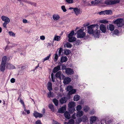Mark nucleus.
Wrapping results in <instances>:
<instances>
[{
    "instance_id": "nucleus-18",
    "label": "nucleus",
    "mask_w": 124,
    "mask_h": 124,
    "mask_svg": "<svg viewBox=\"0 0 124 124\" xmlns=\"http://www.w3.org/2000/svg\"><path fill=\"white\" fill-rule=\"evenodd\" d=\"M107 28L108 30L111 31H113L115 29L114 26L112 24H109L107 26Z\"/></svg>"
},
{
    "instance_id": "nucleus-28",
    "label": "nucleus",
    "mask_w": 124,
    "mask_h": 124,
    "mask_svg": "<svg viewBox=\"0 0 124 124\" xmlns=\"http://www.w3.org/2000/svg\"><path fill=\"white\" fill-rule=\"evenodd\" d=\"M56 53L54 55V60L55 62H56L57 61L58 58L59 56H58L57 54V52H56Z\"/></svg>"
},
{
    "instance_id": "nucleus-47",
    "label": "nucleus",
    "mask_w": 124,
    "mask_h": 124,
    "mask_svg": "<svg viewBox=\"0 0 124 124\" xmlns=\"http://www.w3.org/2000/svg\"><path fill=\"white\" fill-rule=\"evenodd\" d=\"M82 106L81 105H78L76 107V110L78 111L80 110L82 108Z\"/></svg>"
},
{
    "instance_id": "nucleus-3",
    "label": "nucleus",
    "mask_w": 124,
    "mask_h": 124,
    "mask_svg": "<svg viewBox=\"0 0 124 124\" xmlns=\"http://www.w3.org/2000/svg\"><path fill=\"white\" fill-rule=\"evenodd\" d=\"M119 2V0H106L104 1V3L107 5H110L118 3Z\"/></svg>"
},
{
    "instance_id": "nucleus-32",
    "label": "nucleus",
    "mask_w": 124,
    "mask_h": 124,
    "mask_svg": "<svg viewBox=\"0 0 124 124\" xmlns=\"http://www.w3.org/2000/svg\"><path fill=\"white\" fill-rule=\"evenodd\" d=\"M70 53V51L69 49H65L64 50V54L68 55Z\"/></svg>"
},
{
    "instance_id": "nucleus-29",
    "label": "nucleus",
    "mask_w": 124,
    "mask_h": 124,
    "mask_svg": "<svg viewBox=\"0 0 124 124\" xmlns=\"http://www.w3.org/2000/svg\"><path fill=\"white\" fill-rule=\"evenodd\" d=\"M99 22L101 23H108V22L107 20L105 19H103L100 20Z\"/></svg>"
},
{
    "instance_id": "nucleus-42",
    "label": "nucleus",
    "mask_w": 124,
    "mask_h": 124,
    "mask_svg": "<svg viewBox=\"0 0 124 124\" xmlns=\"http://www.w3.org/2000/svg\"><path fill=\"white\" fill-rule=\"evenodd\" d=\"M58 54L59 56L61 55L62 52L63 51V50L62 48L61 47L59 48H58Z\"/></svg>"
},
{
    "instance_id": "nucleus-14",
    "label": "nucleus",
    "mask_w": 124,
    "mask_h": 124,
    "mask_svg": "<svg viewBox=\"0 0 124 124\" xmlns=\"http://www.w3.org/2000/svg\"><path fill=\"white\" fill-rule=\"evenodd\" d=\"M8 61L7 57L6 56H4L2 58L1 63L6 64V62Z\"/></svg>"
},
{
    "instance_id": "nucleus-24",
    "label": "nucleus",
    "mask_w": 124,
    "mask_h": 124,
    "mask_svg": "<svg viewBox=\"0 0 124 124\" xmlns=\"http://www.w3.org/2000/svg\"><path fill=\"white\" fill-rule=\"evenodd\" d=\"M83 115V112L82 111H79L77 112L76 116L77 117H80Z\"/></svg>"
},
{
    "instance_id": "nucleus-57",
    "label": "nucleus",
    "mask_w": 124,
    "mask_h": 124,
    "mask_svg": "<svg viewBox=\"0 0 124 124\" xmlns=\"http://www.w3.org/2000/svg\"><path fill=\"white\" fill-rule=\"evenodd\" d=\"M48 44V45L47 46V47L48 48H49L50 46H52L53 45V43L52 42L49 43Z\"/></svg>"
},
{
    "instance_id": "nucleus-55",
    "label": "nucleus",
    "mask_w": 124,
    "mask_h": 124,
    "mask_svg": "<svg viewBox=\"0 0 124 124\" xmlns=\"http://www.w3.org/2000/svg\"><path fill=\"white\" fill-rule=\"evenodd\" d=\"M40 39L42 40H44L45 39V36L44 35H42L40 37Z\"/></svg>"
},
{
    "instance_id": "nucleus-60",
    "label": "nucleus",
    "mask_w": 124,
    "mask_h": 124,
    "mask_svg": "<svg viewBox=\"0 0 124 124\" xmlns=\"http://www.w3.org/2000/svg\"><path fill=\"white\" fill-rule=\"evenodd\" d=\"M72 118L73 119H75L76 118V114L75 113L74 114L71 116Z\"/></svg>"
},
{
    "instance_id": "nucleus-49",
    "label": "nucleus",
    "mask_w": 124,
    "mask_h": 124,
    "mask_svg": "<svg viewBox=\"0 0 124 124\" xmlns=\"http://www.w3.org/2000/svg\"><path fill=\"white\" fill-rule=\"evenodd\" d=\"M61 8L63 10V12H65L67 10L65 6H62L61 7Z\"/></svg>"
},
{
    "instance_id": "nucleus-33",
    "label": "nucleus",
    "mask_w": 124,
    "mask_h": 124,
    "mask_svg": "<svg viewBox=\"0 0 124 124\" xmlns=\"http://www.w3.org/2000/svg\"><path fill=\"white\" fill-rule=\"evenodd\" d=\"M60 102L61 104H63L66 102V99L65 97L62 98L60 100Z\"/></svg>"
},
{
    "instance_id": "nucleus-54",
    "label": "nucleus",
    "mask_w": 124,
    "mask_h": 124,
    "mask_svg": "<svg viewBox=\"0 0 124 124\" xmlns=\"http://www.w3.org/2000/svg\"><path fill=\"white\" fill-rule=\"evenodd\" d=\"M67 2L69 4L72 3H73V0H66Z\"/></svg>"
},
{
    "instance_id": "nucleus-27",
    "label": "nucleus",
    "mask_w": 124,
    "mask_h": 124,
    "mask_svg": "<svg viewBox=\"0 0 124 124\" xmlns=\"http://www.w3.org/2000/svg\"><path fill=\"white\" fill-rule=\"evenodd\" d=\"M79 96L78 95H75L73 99L74 101H78L79 100Z\"/></svg>"
},
{
    "instance_id": "nucleus-50",
    "label": "nucleus",
    "mask_w": 124,
    "mask_h": 124,
    "mask_svg": "<svg viewBox=\"0 0 124 124\" xmlns=\"http://www.w3.org/2000/svg\"><path fill=\"white\" fill-rule=\"evenodd\" d=\"M69 123L70 124H74V121L73 119H70L69 120Z\"/></svg>"
},
{
    "instance_id": "nucleus-31",
    "label": "nucleus",
    "mask_w": 124,
    "mask_h": 124,
    "mask_svg": "<svg viewBox=\"0 0 124 124\" xmlns=\"http://www.w3.org/2000/svg\"><path fill=\"white\" fill-rule=\"evenodd\" d=\"M105 12L106 14L110 15L112 13V11L111 10H106L105 11Z\"/></svg>"
},
{
    "instance_id": "nucleus-12",
    "label": "nucleus",
    "mask_w": 124,
    "mask_h": 124,
    "mask_svg": "<svg viewBox=\"0 0 124 124\" xmlns=\"http://www.w3.org/2000/svg\"><path fill=\"white\" fill-rule=\"evenodd\" d=\"M71 81V78L69 77H66L64 79L63 83L65 84H67Z\"/></svg>"
},
{
    "instance_id": "nucleus-13",
    "label": "nucleus",
    "mask_w": 124,
    "mask_h": 124,
    "mask_svg": "<svg viewBox=\"0 0 124 124\" xmlns=\"http://www.w3.org/2000/svg\"><path fill=\"white\" fill-rule=\"evenodd\" d=\"M97 118L94 116L91 117L90 118V123L91 124H93L95 123L97 119Z\"/></svg>"
},
{
    "instance_id": "nucleus-58",
    "label": "nucleus",
    "mask_w": 124,
    "mask_h": 124,
    "mask_svg": "<svg viewBox=\"0 0 124 124\" xmlns=\"http://www.w3.org/2000/svg\"><path fill=\"white\" fill-rule=\"evenodd\" d=\"M15 80L14 78H12L10 80V82L11 83H13L15 82Z\"/></svg>"
},
{
    "instance_id": "nucleus-15",
    "label": "nucleus",
    "mask_w": 124,
    "mask_h": 124,
    "mask_svg": "<svg viewBox=\"0 0 124 124\" xmlns=\"http://www.w3.org/2000/svg\"><path fill=\"white\" fill-rule=\"evenodd\" d=\"M75 106L76 103L73 101L70 102L68 104V107L69 108H74Z\"/></svg>"
},
{
    "instance_id": "nucleus-17",
    "label": "nucleus",
    "mask_w": 124,
    "mask_h": 124,
    "mask_svg": "<svg viewBox=\"0 0 124 124\" xmlns=\"http://www.w3.org/2000/svg\"><path fill=\"white\" fill-rule=\"evenodd\" d=\"M6 67V64L1 63L0 65V70L2 72H3L5 70V67Z\"/></svg>"
},
{
    "instance_id": "nucleus-35",
    "label": "nucleus",
    "mask_w": 124,
    "mask_h": 124,
    "mask_svg": "<svg viewBox=\"0 0 124 124\" xmlns=\"http://www.w3.org/2000/svg\"><path fill=\"white\" fill-rule=\"evenodd\" d=\"M49 107L53 112L54 111V106L52 104H50L49 105Z\"/></svg>"
},
{
    "instance_id": "nucleus-41",
    "label": "nucleus",
    "mask_w": 124,
    "mask_h": 124,
    "mask_svg": "<svg viewBox=\"0 0 124 124\" xmlns=\"http://www.w3.org/2000/svg\"><path fill=\"white\" fill-rule=\"evenodd\" d=\"M9 35L10 36L15 37V33L12 31H9Z\"/></svg>"
},
{
    "instance_id": "nucleus-38",
    "label": "nucleus",
    "mask_w": 124,
    "mask_h": 124,
    "mask_svg": "<svg viewBox=\"0 0 124 124\" xmlns=\"http://www.w3.org/2000/svg\"><path fill=\"white\" fill-rule=\"evenodd\" d=\"M67 48H71L72 47V45L70 43L67 42L64 45Z\"/></svg>"
},
{
    "instance_id": "nucleus-10",
    "label": "nucleus",
    "mask_w": 124,
    "mask_h": 124,
    "mask_svg": "<svg viewBox=\"0 0 124 124\" xmlns=\"http://www.w3.org/2000/svg\"><path fill=\"white\" fill-rule=\"evenodd\" d=\"M6 68L9 69H15V67L9 63H7L6 64Z\"/></svg>"
},
{
    "instance_id": "nucleus-43",
    "label": "nucleus",
    "mask_w": 124,
    "mask_h": 124,
    "mask_svg": "<svg viewBox=\"0 0 124 124\" xmlns=\"http://www.w3.org/2000/svg\"><path fill=\"white\" fill-rule=\"evenodd\" d=\"M51 54H50L48 56L44 58L43 60V62H44L45 61L48 60Z\"/></svg>"
},
{
    "instance_id": "nucleus-1",
    "label": "nucleus",
    "mask_w": 124,
    "mask_h": 124,
    "mask_svg": "<svg viewBox=\"0 0 124 124\" xmlns=\"http://www.w3.org/2000/svg\"><path fill=\"white\" fill-rule=\"evenodd\" d=\"M99 25L97 24H92L87 26L88 33L92 34L95 38H99L100 32L98 30Z\"/></svg>"
},
{
    "instance_id": "nucleus-22",
    "label": "nucleus",
    "mask_w": 124,
    "mask_h": 124,
    "mask_svg": "<svg viewBox=\"0 0 124 124\" xmlns=\"http://www.w3.org/2000/svg\"><path fill=\"white\" fill-rule=\"evenodd\" d=\"M64 115L66 118L69 119L70 118V116L69 113L67 111H65L64 114Z\"/></svg>"
},
{
    "instance_id": "nucleus-11",
    "label": "nucleus",
    "mask_w": 124,
    "mask_h": 124,
    "mask_svg": "<svg viewBox=\"0 0 124 124\" xmlns=\"http://www.w3.org/2000/svg\"><path fill=\"white\" fill-rule=\"evenodd\" d=\"M123 21V19L122 18H119L115 20L113 22L115 24L118 25L120 24Z\"/></svg>"
},
{
    "instance_id": "nucleus-61",
    "label": "nucleus",
    "mask_w": 124,
    "mask_h": 124,
    "mask_svg": "<svg viewBox=\"0 0 124 124\" xmlns=\"http://www.w3.org/2000/svg\"><path fill=\"white\" fill-rule=\"evenodd\" d=\"M89 23H87L84 24V26L85 27L86 26L89 25Z\"/></svg>"
},
{
    "instance_id": "nucleus-34",
    "label": "nucleus",
    "mask_w": 124,
    "mask_h": 124,
    "mask_svg": "<svg viewBox=\"0 0 124 124\" xmlns=\"http://www.w3.org/2000/svg\"><path fill=\"white\" fill-rule=\"evenodd\" d=\"M82 120L83 122H86V121L87 120V116L85 115L84 116L82 117Z\"/></svg>"
},
{
    "instance_id": "nucleus-19",
    "label": "nucleus",
    "mask_w": 124,
    "mask_h": 124,
    "mask_svg": "<svg viewBox=\"0 0 124 124\" xmlns=\"http://www.w3.org/2000/svg\"><path fill=\"white\" fill-rule=\"evenodd\" d=\"M66 107L65 106L62 107L58 110V112L60 113H63L66 110Z\"/></svg>"
},
{
    "instance_id": "nucleus-51",
    "label": "nucleus",
    "mask_w": 124,
    "mask_h": 124,
    "mask_svg": "<svg viewBox=\"0 0 124 124\" xmlns=\"http://www.w3.org/2000/svg\"><path fill=\"white\" fill-rule=\"evenodd\" d=\"M102 0H96L94 1V2H95V4H97L101 3Z\"/></svg>"
},
{
    "instance_id": "nucleus-52",
    "label": "nucleus",
    "mask_w": 124,
    "mask_h": 124,
    "mask_svg": "<svg viewBox=\"0 0 124 124\" xmlns=\"http://www.w3.org/2000/svg\"><path fill=\"white\" fill-rule=\"evenodd\" d=\"M20 102H21V103L23 105V108H24L25 107L23 101L21 99H20Z\"/></svg>"
},
{
    "instance_id": "nucleus-6",
    "label": "nucleus",
    "mask_w": 124,
    "mask_h": 124,
    "mask_svg": "<svg viewBox=\"0 0 124 124\" xmlns=\"http://www.w3.org/2000/svg\"><path fill=\"white\" fill-rule=\"evenodd\" d=\"M66 73L68 75H71L73 74V70L70 68H67L65 69Z\"/></svg>"
},
{
    "instance_id": "nucleus-23",
    "label": "nucleus",
    "mask_w": 124,
    "mask_h": 124,
    "mask_svg": "<svg viewBox=\"0 0 124 124\" xmlns=\"http://www.w3.org/2000/svg\"><path fill=\"white\" fill-rule=\"evenodd\" d=\"M60 39L61 37L60 36L55 35L54 38L53 40L59 41L60 40Z\"/></svg>"
},
{
    "instance_id": "nucleus-8",
    "label": "nucleus",
    "mask_w": 124,
    "mask_h": 124,
    "mask_svg": "<svg viewBox=\"0 0 124 124\" xmlns=\"http://www.w3.org/2000/svg\"><path fill=\"white\" fill-rule=\"evenodd\" d=\"M100 30L103 33H105L106 31V28L105 25L103 24H101L100 26Z\"/></svg>"
},
{
    "instance_id": "nucleus-64",
    "label": "nucleus",
    "mask_w": 124,
    "mask_h": 124,
    "mask_svg": "<svg viewBox=\"0 0 124 124\" xmlns=\"http://www.w3.org/2000/svg\"><path fill=\"white\" fill-rule=\"evenodd\" d=\"M53 124H61L56 121H54L53 123Z\"/></svg>"
},
{
    "instance_id": "nucleus-30",
    "label": "nucleus",
    "mask_w": 124,
    "mask_h": 124,
    "mask_svg": "<svg viewBox=\"0 0 124 124\" xmlns=\"http://www.w3.org/2000/svg\"><path fill=\"white\" fill-rule=\"evenodd\" d=\"M76 91V90L75 89H72L71 91L69 92L68 94H72L75 93Z\"/></svg>"
},
{
    "instance_id": "nucleus-40",
    "label": "nucleus",
    "mask_w": 124,
    "mask_h": 124,
    "mask_svg": "<svg viewBox=\"0 0 124 124\" xmlns=\"http://www.w3.org/2000/svg\"><path fill=\"white\" fill-rule=\"evenodd\" d=\"M51 91H49V92L47 93V97H52L53 96V93Z\"/></svg>"
},
{
    "instance_id": "nucleus-16",
    "label": "nucleus",
    "mask_w": 124,
    "mask_h": 124,
    "mask_svg": "<svg viewBox=\"0 0 124 124\" xmlns=\"http://www.w3.org/2000/svg\"><path fill=\"white\" fill-rule=\"evenodd\" d=\"M47 88L49 91H51L52 90V85L50 82H48L47 83Z\"/></svg>"
},
{
    "instance_id": "nucleus-53",
    "label": "nucleus",
    "mask_w": 124,
    "mask_h": 124,
    "mask_svg": "<svg viewBox=\"0 0 124 124\" xmlns=\"http://www.w3.org/2000/svg\"><path fill=\"white\" fill-rule=\"evenodd\" d=\"M24 110L26 112H27V114H29L30 113V110H27L26 109V107H25L24 108Z\"/></svg>"
},
{
    "instance_id": "nucleus-9",
    "label": "nucleus",
    "mask_w": 124,
    "mask_h": 124,
    "mask_svg": "<svg viewBox=\"0 0 124 124\" xmlns=\"http://www.w3.org/2000/svg\"><path fill=\"white\" fill-rule=\"evenodd\" d=\"M33 115L36 118L37 117L40 118L42 117L43 116L42 114L36 111H34V112Z\"/></svg>"
},
{
    "instance_id": "nucleus-44",
    "label": "nucleus",
    "mask_w": 124,
    "mask_h": 124,
    "mask_svg": "<svg viewBox=\"0 0 124 124\" xmlns=\"http://www.w3.org/2000/svg\"><path fill=\"white\" fill-rule=\"evenodd\" d=\"M74 34V31H72L69 34L68 36V37H73V35Z\"/></svg>"
},
{
    "instance_id": "nucleus-59",
    "label": "nucleus",
    "mask_w": 124,
    "mask_h": 124,
    "mask_svg": "<svg viewBox=\"0 0 124 124\" xmlns=\"http://www.w3.org/2000/svg\"><path fill=\"white\" fill-rule=\"evenodd\" d=\"M99 14L100 15H105V13L104 11H102L99 12Z\"/></svg>"
},
{
    "instance_id": "nucleus-48",
    "label": "nucleus",
    "mask_w": 124,
    "mask_h": 124,
    "mask_svg": "<svg viewBox=\"0 0 124 124\" xmlns=\"http://www.w3.org/2000/svg\"><path fill=\"white\" fill-rule=\"evenodd\" d=\"M119 32L118 30L117 29H116L114 31V34L115 35H117L119 33Z\"/></svg>"
},
{
    "instance_id": "nucleus-20",
    "label": "nucleus",
    "mask_w": 124,
    "mask_h": 124,
    "mask_svg": "<svg viewBox=\"0 0 124 124\" xmlns=\"http://www.w3.org/2000/svg\"><path fill=\"white\" fill-rule=\"evenodd\" d=\"M53 17L54 20L55 21L58 20L60 18L59 15L56 14H54L53 15Z\"/></svg>"
},
{
    "instance_id": "nucleus-62",
    "label": "nucleus",
    "mask_w": 124,
    "mask_h": 124,
    "mask_svg": "<svg viewBox=\"0 0 124 124\" xmlns=\"http://www.w3.org/2000/svg\"><path fill=\"white\" fill-rule=\"evenodd\" d=\"M29 3L31 4V5H34L35 6L36 5V4L34 2H29Z\"/></svg>"
},
{
    "instance_id": "nucleus-21",
    "label": "nucleus",
    "mask_w": 124,
    "mask_h": 124,
    "mask_svg": "<svg viewBox=\"0 0 124 124\" xmlns=\"http://www.w3.org/2000/svg\"><path fill=\"white\" fill-rule=\"evenodd\" d=\"M67 60V58L66 56H63L61 58L60 62L61 63H63L66 62Z\"/></svg>"
},
{
    "instance_id": "nucleus-63",
    "label": "nucleus",
    "mask_w": 124,
    "mask_h": 124,
    "mask_svg": "<svg viewBox=\"0 0 124 124\" xmlns=\"http://www.w3.org/2000/svg\"><path fill=\"white\" fill-rule=\"evenodd\" d=\"M23 23H26L27 22V20L25 19H23Z\"/></svg>"
},
{
    "instance_id": "nucleus-45",
    "label": "nucleus",
    "mask_w": 124,
    "mask_h": 124,
    "mask_svg": "<svg viewBox=\"0 0 124 124\" xmlns=\"http://www.w3.org/2000/svg\"><path fill=\"white\" fill-rule=\"evenodd\" d=\"M51 77L53 82H55V78L54 76V74L53 73H52L51 74Z\"/></svg>"
},
{
    "instance_id": "nucleus-39",
    "label": "nucleus",
    "mask_w": 124,
    "mask_h": 124,
    "mask_svg": "<svg viewBox=\"0 0 124 124\" xmlns=\"http://www.w3.org/2000/svg\"><path fill=\"white\" fill-rule=\"evenodd\" d=\"M82 119L81 118L78 119L75 122L76 124H79L82 121Z\"/></svg>"
},
{
    "instance_id": "nucleus-5",
    "label": "nucleus",
    "mask_w": 124,
    "mask_h": 124,
    "mask_svg": "<svg viewBox=\"0 0 124 124\" xmlns=\"http://www.w3.org/2000/svg\"><path fill=\"white\" fill-rule=\"evenodd\" d=\"M55 76L56 78H58L60 80L63 79L65 77V76L62 74L60 71L57 72Z\"/></svg>"
},
{
    "instance_id": "nucleus-56",
    "label": "nucleus",
    "mask_w": 124,
    "mask_h": 124,
    "mask_svg": "<svg viewBox=\"0 0 124 124\" xmlns=\"http://www.w3.org/2000/svg\"><path fill=\"white\" fill-rule=\"evenodd\" d=\"M35 124H42L40 120H39L36 122Z\"/></svg>"
},
{
    "instance_id": "nucleus-46",
    "label": "nucleus",
    "mask_w": 124,
    "mask_h": 124,
    "mask_svg": "<svg viewBox=\"0 0 124 124\" xmlns=\"http://www.w3.org/2000/svg\"><path fill=\"white\" fill-rule=\"evenodd\" d=\"M67 91L69 92L71 91L73 89V87L72 86L70 85L67 87Z\"/></svg>"
},
{
    "instance_id": "nucleus-2",
    "label": "nucleus",
    "mask_w": 124,
    "mask_h": 124,
    "mask_svg": "<svg viewBox=\"0 0 124 124\" xmlns=\"http://www.w3.org/2000/svg\"><path fill=\"white\" fill-rule=\"evenodd\" d=\"M1 19L4 22L3 24V26L4 28H6L7 24L9 23L10 21L8 17L4 16H2Z\"/></svg>"
},
{
    "instance_id": "nucleus-25",
    "label": "nucleus",
    "mask_w": 124,
    "mask_h": 124,
    "mask_svg": "<svg viewBox=\"0 0 124 124\" xmlns=\"http://www.w3.org/2000/svg\"><path fill=\"white\" fill-rule=\"evenodd\" d=\"M60 69V66H58L54 68L53 70V72L54 73H56Z\"/></svg>"
},
{
    "instance_id": "nucleus-26",
    "label": "nucleus",
    "mask_w": 124,
    "mask_h": 124,
    "mask_svg": "<svg viewBox=\"0 0 124 124\" xmlns=\"http://www.w3.org/2000/svg\"><path fill=\"white\" fill-rule=\"evenodd\" d=\"M69 38V41L70 42H72L75 41H76V38L74 37H70Z\"/></svg>"
},
{
    "instance_id": "nucleus-36",
    "label": "nucleus",
    "mask_w": 124,
    "mask_h": 124,
    "mask_svg": "<svg viewBox=\"0 0 124 124\" xmlns=\"http://www.w3.org/2000/svg\"><path fill=\"white\" fill-rule=\"evenodd\" d=\"M53 101L56 106H57L58 104V101L55 99L53 100Z\"/></svg>"
},
{
    "instance_id": "nucleus-37",
    "label": "nucleus",
    "mask_w": 124,
    "mask_h": 124,
    "mask_svg": "<svg viewBox=\"0 0 124 124\" xmlns=\"http://www.w3.org/2000/svg\"><path fill=\"white\" fill-rule=\"evenodd\" d=\"M89 109V107L86 106H85L83 108V110L85 112H87Z\"/></svg>"
},
{
    "instance_id": "nucleus-7",
    "label": "nucleus",
    "mask_w": 124,
    "mask_h": 124,
    "mask_svg": "<svg viewBox=\"0 0 124 124\" xmlns=\"http://www.w3.org/2000/svg\"><path fill=\"white\" fill-rule=\"evenodd\" d=\"M74 11L75 14L76 15L80 14L82 13V11L80 9L77 8H74Z\"/></svg>"
},
{
    "instance_id": "nucleus-4",
    "label": "nucleus",
    "mask_w": 124,
    "mask_h": 124,
    "mask_svg": "<svg viewBox=\"0 0 124 124\" xmlns=\"http://www.w3.org/2000/svg\"><path fill=\"white\" fill-rule=\"evenodd\" d=\"M83 30L80 29L77 31V37L78 38H82L85 37V33L83 32Z\"/></svg>"
}]
</instances>
